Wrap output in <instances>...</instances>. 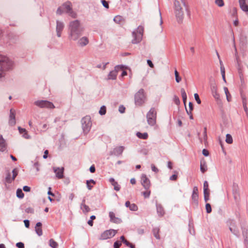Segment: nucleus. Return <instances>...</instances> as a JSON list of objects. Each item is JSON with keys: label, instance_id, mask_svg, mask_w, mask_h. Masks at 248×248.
Returning <instances> with one entry per match:
<instances>
[{"label": "nucleus", "instance_id": "48", "mask_svg": "<svg viewBox=\"0 0 248 248\" xmlns=\"http://www.w3.org/2000/svg\"><path fill=\"white\" fill-rule=\"evenodd\" d=\"M242 99H243V107H244V108H247V106H246V97L245 96H242Z\"/></svg>", "mask_w": 248, "mask_h": 248}, {"label": "nucleus", "instance_id": "11", "mask_svg": "<svg viewBox=\"0 0 248 248\" xmlns=\"http://www.w3.org/2000/svg\"><path fill=\"white\" fill-rule=\"evenodd\" d=\"M34 104L38 107L40 108H54L53 104L47 101H37L34 102Z\"/></svg>", "mask_w": 248, "mask_h": 248}, {"label": "nucleus", "instance_id": "17", "mask_svg": "<svg viewBox=\"0 0 248 248\" xmlns=\"http://www.w3.org/2000/svg\"><path fill=\"white\" fill-rule=\"evenodd\" d=\"M64 28V25L62 22H60L59 21H57V26H56V31H57V35L58 37H60L61 36V32L62 31L63 29Z\"/></svg>", "mask_w": 248, "mask_h": 248}, {"label": "nucleus", "instance_id": "21", "mask_svg": "<svg viewBox=\"0 0 248 248\" xmlns=\"http://www.w3.org/2000/svg\"><path fill=\"white\" fill-rule=\"evenodd\" d=\"M41 226L42 223L41 222H38L36 224L35 232L39 236H41L43 234Z\"/></svg>", "mask_w": 248, "mask_h": 248}, {"label": "nucleus", "instance_id": "40", "mask_svg": "<svg viewBox=\"0 0 248 248\" xmlns=\"http://www.w3.org/2000/svg\"><path fill=\"white\" fill-rule=\"evenodd\" d=\"M194 95L195 99L196 101V102H197V103L199 104H200L201 103V99L200 98V97H199L198 94L197 93H194Z\"/></svg>", "mask_w": 248, "mask_h": 248}, {"label": "nucleus", "instance_id": "59", "mask_svg": "<svg viewBox=\"0 0 248 248\" xmlns=\"http://www.w3.org/2000/svg\"><path fill=\"white\" fill-rule=\"evenodd\" d=\"M25 226L26 228H29L30 226V221L28 220H24Z\"/></svg>", "mask_w": 248, "mask_h": 248}, {"label": "nucleus", "instance_id": "39", "mask_svg": "<svg viewBox=\"0 0 248 248\" xmlns=\"http://www.w3.org/2000/svg\"><path fill=\"white\" fill-rule=\"evenodd\" d=\"M138 209V206L134 203L131 204L129 206V209L131 211H136Z\"/></svg>", "mask_w": 248, "mask_h": 248}, {"label": "nucleus", "instance_id": "20", "mask_svg": "<svg viewBox=\"0 0 248 248\" xmlns=\"http://www.w3.org/2000/svg\"><path fill=\"white\" fill-rule=\"evenodd\" d=\"M109 182L111 184L114 186V189L116 191H119L120 189V186L118 184L117 182H116L114 178H111L109 179Z\"/></svg>", "mask_w": 248, "mask_h": 248}, {"label": "nucleus", "instance_id": "54", "mask_svg": "<svg viewBox=\"0 0 248 248\" xmlns=\"http://www.w3.org/2000/svg\"><path fill=\"white\" fill-rule=\"evenodd\" d=\"M62 9V6L58 8V9L57 10V14L58 15L62 14L63 13V10Z\"/></svg>", "mask_w": 248, "mask_h": 248}, {"label": "nucleus", "instance_id": "22", "mask_svg": "<svg viewBox=\"0 0 248 248\" xmlns=\"http://www.w3.org/2000/svg\"><path fill=\"white\" fill-rule=\"evenodd\" d=\"M109 216L110 218V221L114 223H119L121 221L120 219L115 217V214L112 212H110Z\"/></svg>", "mask_w": 248, "mask_h": 248}, {"label": "nucleus", "instance_id": "25", "mask_svg": "<svg viewBox=\"0 0 248 248\" xmlns=\"http://www.w3.org/2000/svg\"><path fill=\"white\" fill-rule=\"evenodd\" d=\"M80 208L84 213H87L90 211V208H89V207L84 203H81Z\"/></svg>", "mask_w": 248, "mask_h": 248}, {"label": "nucleus", "instance_id": "60", "mask_svg": "<svg viewBox=\"0 0 248 248\" xmlns=\"http://www.w3.org/2000/svg\"><path fill=\"white\" fill-rule=\"evenodd\" d=\"M23 190L26 192H29L31 190V188L28 186H24L23 188Z\"/></svg>", "mask_w": 248, "mask_h": 248}, {"label": "nucleus", "instance_id": "46", "mask_svg": "<svg viewBox=\"0 0 248 248\" xmlns=\"http://www.w3.org/2000/svg\"><path fill=\"white\" fill-rule=\"evenodd\" d=\"M102 4L103 5V6L106 7V8H108L109 7V5H108V2L107 1H106L105 0H102Z\"/></svg>", "mask_w": 248, "mask_h": 248}, {"label": "nucleus", "instance_id": "26", "mask_svg": "<svg viewBox=\"0 0 248 248\" xmlns=\"http://www.w3.org/2000/svg\"><path fill=\"white\" fill-rule=\"evenodd\" d=\"M181 93L183 101L184 102L185 106H186V101L187 95H186V91L184 88H182L181 89Z\"/></svg>", "mask_w": 248, "mask_h": 248}, {"label": "nucleus", "instance_id": "10", "mask_svg": "<svg viewBox=\"0 0 248 248\" xmlns=\"http://www.w3.org/2000/svg\"><path fill=\"white\" fill-rule=\"evenodd\" d=\"M62 9H63L65 12L68 13L70 16L73 18H76L77 14L76 13L73 12L71 8V3L70 2H66L62 5Z\"/></svg>", "mask_w": 248, "mask_h": 248}, {"label": "nucleus", "instance_id": "6", "mask_svg": "<svg viewBox=\"0 0 248 248\" xmlns=\"http://www.w3.org/2000/svg\"><path fill=\"white\" fill-rule=\"evenodd\" d=\"M146 97L143 89H140L135 95V102L137 105L140 106L143 104L145 100Z\"/></svg>", "mask_w": 248, "mask_h": 248}, {"label": "nucleus", "instance_id": "57", "mask_svg": "<svg viewBox=\"0 0 248 248\" xmlns=\"http://www.w3.org/2000/svg\"><path fill=\"white\" fill-rule=\"evenodd\" d=\"M18 129L19 130V132L20 134H23V133L25 132L26 131H27V130L24 129V128H22L20 127H18Z\"/></svg>", "mask_w": 248, "mask_h": 248}, {"label": "nucleus", "instance_id": "9", "mask_svg": "<svg viewBox=\"0 0 248 248\" xmlns=\"http://www.w3.org/2000/svg\"><path fill=\"white\" fill-rule=\"evenodd\" d=\"M146 117L149 124L154 125L155 124L156 112L155 109H150Z\"/></svg>", "mask_w": 248, "mask_h": 248}, {"label": "nucleus", "instance_id": "36", "mask_svg": "<svg viewBox=\"0 0 248 248\" xmlns=\"http://www.w3.org/2000/svg\"><path fill=\"white\" fill-rule=\"evenodd\" d=\"M24 193L20 189H18L16 191V196L19 198H23L24 197Z\"/></svg>", "mask_w": 248, "mask_h": 248}, {"label": "nucleus", "instance_id": "51", "mask_svg": "<svg viewBox=\"0 0 248 248\" xmlns=\"http://www.w3.org/2000/svg\"><path fill=\"white\" fill-rule=\"evenodd\" d=\"M238 186L237 185H233V194H237L238 193Z\"/></svg>", "mask_w": 248, "mask_h": 248}, {"label": "nucleus", "instance_id": "13", "mask_svg": "<svg viewBox=\"0 0 248 248\" xmlns=\"http://www.w3.org/2000/svg\"><path fill=\"white\" fill-rule=\"evenodd\" d=\"M53 170L58 178L62 179L63 177L64 168L63 167H53Z\"/></svg>", "mask_w": 248, "mask_h": 248}, {"label": "nucleus", "instance_id": "44", "mask_svg": "<svg viewBox=\"0 0 248 248\" xmlns=\"http://www.w3.org/2000/svg\"><path fill=\"white\" fill-rule=\"evenodd\" d=\"M121 245V242L117 241L114 244V248H119Z\"/></svg>", "mask_w": 248, "mask_h": 248}, {"label": "nucleus", "instance_id": "4", "mask_svg": "<svg viewBox=\"0 0 248 248\" xmlns=\"http://www.w3.org/2000/svg\"><path fill=\"white\" fill-rule=\"evenodd\" d=\"M143 31V27L142 26H139L137 30L133 32L132 34L134 39L132 41L133 44L138 43L142 40Z\"/></svg>", "mask_w": 248, "mask_h": 248}, {"label": "nucleus", "instance_id": "28", "mask_svg": "<svg viewBox=\"0 0 248 248\" xmlns=\"http://www.w3.org/2000/svg\"><path fill=\"white\" fill-rule=\"evenodd\" d=\"M136 135L140 139L145 140L148 138V134L147 133H141L140 132H137Z\"/></svg>", "mask_w": 248, "mask_h": 248}, {"label": "nucleus", "instance_id": "2", "mask_svg": "<svg viewBox=\"0 0 248 248\" xmlns=\"http://www.w3.org/2000/svg\"><path fill=\"white\" fill-rule=\"evenodd\" d=\"M69 30L70 39L75 41L82 35L84 28L80 25L79 21L75 20L70 23Z\"/></svg>", "mask_w": 248, "mask_h": 248}, {"label": "nucleus", "instance_id": "32", "mask_svg": "<svg viewBox=\"0 0 248 248\" xmlns=\"http://www.w3.org/2000/svg\"><path fill=\"white\" fill-rule=\"evenodd\" d=\"M174 75L176 82L179 83L181 81L182 78L180 77L179 74L176 69L174 70Z\"/></svg>", "mask_w": 248, "mask_h": 248}, {"label": "nucleus", "instance_id": "1", "mask_svg": "<svg viewBox=\"0 0 248 248\" xmlns=\"http://www.w3.org/2000/svg\"><path fill=\"white\" fill-rule=\"evenodd\" d=\"M187 11L184 0H175L174 1V12L178 22H182L185 12Z\"/></svg>", "mask_w": 248, "mask_h": 248}, {"label": "nucleus", "instance_id": "56", "mask_svg": "<svg viewBox=\"0 0 248 248\" xmlns=\"http://www.w3.org/2000/svg\"><path fill=\"white\" fill-rule=\"evenodd\" d=\"M23 137L27 139H29L31 138L30 136L28 134L27 131L23 133Z\"/></svg>", "mask_w": 248, "mask_h": 248}, {"label": "nucleus", "instance_id": "19", "mask_svg": "<svg viewBox=\"0 0 248 248\" xmlns=\"http://www.w3.org/2000/svg\"><path fill=\"white\" fill-rule=\"evenodd\" d=\"M241 9L244 12H248V5L246 3L245 0H239Z\"/></svg>", "mask_w": 248, "mask_h": 248}, {"label": "nucleus", "instance_id": "30", "mask_svg": "<svg viewBox=\"0 0 248 248\" xmlns=\"http://www.w3.org/2000/svg\"><path fill=\"white\" fill-rule=\"evenodd\" d=\"M159 232V229L158 228H155L153 230L154 235L157 239H160Z\"/></svg>", "mask_w": 248, "mask_h": 248}, {"label": "nucleus", "instance_id": "14", "mask_svg": "<svg viewBox=\"0 0 248 248\" xmlns=\"http://www.w3.org/2000/svg\"><path fill=\"white\" fill-rule=\"evenodd\" d=\"M124 149V146H119L115 148L112 152H110V155H114L116 156L120 155Z\"/></svg>", "mask_w": 248, "mask_h": 248}, {"label": "nucleus", "instance_id": "18", "mask_svg": "<svg viewBox=\"0 0 248 248\" xmlns=\"http://www.w3.org/2000/svg\"><path fill=\"white\" fill-rule=\"evenodd\" d=\"M16 123L15 118V112L13 109H10L9 124L11 125H14Z\"/></svg>", "mask_w": 248, "mask_h": 248}, {"label": "nucleus", "instance_id": "24", "mask_svg": "<svg viewBox=\"0 0 248 248\" xmlns=\"http://www.w3.org/2000/svg\"><path fill=\"white\" fill-rule=\"evenodd\" d=\"M212 93L214 98L218 100L220 99V95L217 91V88L216 87H213L212 89Z\"/></svg>", "mask_w": 248, "mask_h": 248}, {"label": "nucleus", "instance_id": "29", "mask_svg": "<svg viewBox=\"0 0 248 248\" xmlns=\"http://www.w3.org/2000/svg\"><path fill=\"white\" fill-rule=\"evenodd\" d=\"M113 20L115 21V22L118 24H121L123 22L124 19L122 16H117L114 17Z\"/></svg>", "mask_w": 248, "mask_h": 248}, {"label": "nucleus", "instance_id": "55", "mask_svg": "<svg viewBox=\"0 0 248 248\" xmlns=\"http://www.w3.org/2000/svg\"><path fill=\"white\" fill-rule=\"evenodd\" d=\"M177 178V175L176 174H173L170 177V180L171 181H175Z\"/></svg>", "mask_w": 248, "mask_h": 248}, {"label": "nucleus", "instance_id": "50", "mask_svg": "<svg viewBox=\"0 0 248 248\" xmlns=\"http://www.w3.org/2000/svg\"><path fill=\"white\" fill-rule=\"evenodd\" d=\"M151 169L152 170L155 172H157L158 171V169L154 164L151 165Z\"/></svg>", "mask_w": 248, "mask_h": 248}, {"label": "nucleus", "instance_id": "41", "mask_svg": "<svg viewBox=\"0 0 248 248\" xmlns=\"http://www.w3.org/2000/svg\"><path fill=\"white\" fill-rule=\"evenodd\" d=\"M205 208L207 213H210L212 211V208L211 205L209 203H206L205 205Z\"/></svg>", "mask_w": 248, "mask_h": 248}, {"label": "nucleus", "instance_id": "64", "mask_svg": "<svg viewBox=\"0 0 248 248\" xmlns=\"http://www.w3.org/2000/svg\"><path fill=\"white\" fill-rule=\"evenodd\" d=\"M90 171L92 173H93L95 171V168L93 165L90 168Z\"/></svg>", "mask_w": 248, "mask_h": 248}, {"label": "nucleus", "instance_id": "52", "mask_svg": "<svg viewBox=\"0 0 248 248\" xmlns=\"http://www.w3.org/2000/svg\"><path fill=\"white\" fill-rule=\"evenodd\" d=\"M173 101L176 104H178L180 103L179 99L177 96H174Z\"/></svg>", "mask_w": 248, "mask_h": 248}, {"label": "nucleus", "instance_id": "7", "mask_svg": "<svg viewBox=\"0 0 248 248\" xmlns=\"http://www.w3.org/2000/svg\"><path fill=\"white\" fill-rule=\"evenodd\" d=\"M117 233V231L113 229L106 230L101 233L99 239L100 240H106L113 237Z\"/></svg>", "mask_w": 248, "mask_h": 248}, {"label": "nucleus", "instance_id": "16", "mask_svg": "<svg viewBox=\"0 0 248 248\" xmlns=\"http://www.w3.org/2000/svg\"><path fill=\"white\" fill-rule=\"evenodd\" d=\"M89 43V40L87 37H82L80 38L78 41V45L81 47L87 45Z\"/></svg>", "mask_w": 248, "mask_h": 248}, {"label": "nucleus", "instance_id": "49", "mask_svg": "<svg viewBox=\"0 0 248 248\" xmlns=\"http://www.w3.org/2000/svg\"><path fill=\"white\" fill-rule=\"evenodd\" d=\"M25 212L27 213H33V209L31 207H29L26 209Z\"/></svg>", "mask_w": 248, "mask_h": 248}, {"label": "nucleus", "instance_id": "45", "mask_svg": "<svg viewBox=\"0 0 248 248\" xmlns=\"http://www.w3.org/2000/svg\"><path fill=\"white\" fill-rule=\"evenodd\" d=\"M16 246L18 248H24V244L22 242H18L16 244Z\"/></svg>", "mask_w": 248, "mask_h": 248}, {"label": "nucleus", "instance_id": "63", "mask_svg": "<svg viewBox=\"0 0 248 248\" xmlns=\"http://www.w3.org/2000/svg\"><path fill=\"white\" fill-rule=\"evenodd\" d=\"M203 194L204 195H210L209 188L203 189Z\"/></svg>", "mask_w": 248, "mask_h": 248}, {"label": "nucleus", "instance_id": "8", "mask_svg": "<svg viewBox=\"0 0 248 248\" xmlns=\"http://www.w3.org/2000/svg\"><path fill=\"white\" fill-rule=\"evenodd\" d=\"M126 68V67L123 65H118L116 66L114 69L109 72L108 76V79L112 80L115 79L119 70L125 69Z\"/></svg>", "mask_w": 248, "mask_h": 248}, {"label": "nucleus", "instance_id": "47", "mask_svg": "<svg viewBox=\"0 0 248 248\" xmlns=\"http://www.w3.org/2000/svg\"><path fill=\"white\" fill-rule=\"evenodd\" d=\"M193 109H186L187 114L189 115V118L190 119H193V116L191 115V111Z\"/></svg>", "mask_w": 248, "mask_h": 248}, {"label": "nucleus", "instance_id": "58", "mask_svg": "<svg viewBox=\"0 0 248 248\" xmlns=\"http://www.w3.org/2000/svg\"><path fill=\"white\" fill-rule=\"evenodd\" d=\"M202 153V154L205 156H207L209 155V152L206 149H203Z\"/></svg>", "mask_w": 248, "mask_h": 248}, {"label": "nucleus", "instance_id": "35", "mask_svg": "<svg viewBox=\"0 0 248 248\" xmlns=\"http://www.w3.org/2000/svg\"><path fill=\"white\" fill-rule=\"evenodd\" d=\"M226 142L229 144L232 143L233 140L231 135L227 134L226 136Z\"/></svg>", "mask_w": 248, "mask_h": 248}, {"label": "nucleus", "instance_id": "31", "mask_svg": "<svg viewBox=\"0 0 248 248\" xmlns=\"http://www.w3.org/2000/svg\"><path fill=\"white\" fill-rule=\"evenodd\" d=\"M198 199H199V195H195V194H192V200L193 203L197 205L198 204Z\"/></svg>", "mask_w": 248, "mask_h": 248}, {"label": "nucleus", "instance_id": "5", "mask_svg": "<svg viewBox=\"0 0 248 248\" xmlns=\"http://www.w3.org/2000/svg\"><path fill=\"white\" fill-rule=\"evenodd\" d=\"M91 119L89 116H86L83 117L81 121L83 131L85 134H87L91 129L92 126Z\"/></svg>", "mask_w": 248, "mask_h": 248}, {"label": "nucleus", "instance_id": "27", "mask_svg": "<svg viewBox=\"0 0 248 248\" xmlns=\"http://www.w3.org/2000/svg\"><path fill=\"white\" fill-rule=\"evenodd\" d=\"M156 209L157 213L160 216H162L164 214V209L161 205H157L156 206Z\"/></svg>", "mask_w": 248, "mask_h": 248}, {"label": "nucleus", "instance_id": "34", "mask_svg": "<svg viewBox=\"0 0 248 248\" xmlns=\"http://www.w3.org/2000/svg\"><path fill=\"white\" fill-rule=\"evenodd\" d=\"M230 231L235 235L238 236L239 235V231L235 227L232 228V227H230L229 228Z\"/></svg>", "mask_w": 248, "mask_h": 248}, {"label": "nucleus", "instance_id": "23", "mask_svg": "<svg viewBox=\"0 0 248 248\" xmlns=\"http://www.w3.org/2000/svg\"><path fill=\"white\" fill-rule=\"evenodd\" d=\"M200 170L202 173L205 172L207 170V165L204 160L201 161Z\"/></svg>", "mask_w": 248, "mask_h": 248}, {"label": "nucleus", "instance_id": "43", "mask_svg": "<svg viewBox=\"0 0 248 248\" xmlns=\"http://www.w3.org/2000/svg\"><path fill=\"white\" fill-rule=\"evenodd\" d=\"M12 173H13L12 180H14L17 175V170L16 169H14L12 171Z\"/></svg>", "mask_w": 248, "mask_h": 248}, {"label": "nucleus", "instance_id": "38", "mask_svg": "<svg viewBox=\"0 0 248 248\" xmlns=\"http://www.w3.org/2000/svg\"><path fill=\"white\" fill-rule=\"evenodd\" d=\"M215 3L219 7H222L224 5V2L223 0H216Z\"/></svg>", "mask_w": 248, "mask_h": 248}, {"label": "nucleus", "instance_id": "42", "mask_svg": "<svg viewBox=\"0 0 248 248\" xmlns=\"http://www.w3.org/2000/svg\"><path fill=\"white\" fill-rule=\"evenodd\" d=\"M13 180H12V179L11 178V174L10 173H9L8 174H7L6 177V178H5V181L7 183H10L12 182V181H13Z\"/></svg>", "mask_w": 248, "mask_h": 248}, {"label": "nucleus", "instance_id": "37", "mask_svg": "<svg viewBox=\"0 0 248 248\" xmlns=\"http://www.w3.org/2000/svg\"><path fill=\"white\" fill-rule=\"evenodd\" d=\"M146 190V191L142 192V194L145 198H149L150 195L151 191L149 190V189Z\"/></svg>", "mask_w": 248, "mask_h": 248}, {"label": "nucleus", "instance_id": "62", "mask_svg": "<svg viewBox=\"0 0 248 248\" xmlns=\"http://www.w3.org/2000/svg\"><path fill=\"white\" fill-rule=\"evenodd\" d=\"M220 70H221V73L222 76L225 75V68L223 66H220Z\"/></svg>", "mask_w": 248, "mask_h": 248}, {"label": "nucleus", "instance_id": "53", "mask_svg": "<svg viewBox=\"0 0 248 248\" xmlns=\"http://www.w3.org/2000/svg\"><path fill=\"white\" fill-rule=\"evenodd\" d=\"M192 194L198 195V189L197 186L194 187Z\"/></svg>", "mask_w": 248, "mask_h": 248}, {"label": "nucleus", "instance_id": "15", "mask_svg": "<svg viewBox=\"0 0 248 248\" xmlns=\"http://www.w3.org/2000/svg\"><path fill=\"white\" fill-rule=\"evenodd\" d=\"M7 143L6 140L2 135H0V151L4 152L7 149Z\"/></svg>", "mask_w": 248, "mask_h": 248}, {"label": "nucleus", "instance_id": "3", "mask_svg": "<svg viewBox=\"0 0 248 248\" xmlns=\"http://www.w3.org/2000/svg\"><path fill=\"white\" fill-rule=\"evenodd\" d=\"M13 62L7 57L0 55V70L2 72L11 69L13 66Z\"/></svg>", "mask_w": 248, "mask_h": 248}, {"label": "nucleus", "instance_id": "33", "mask_svg": "<svg viewBox=\"0 0 248 248\" xmlns=\"http://www.w3.org/2000/svg\"><path fill=\"white\" fill-rule=\"evenodd\" d=\"M49 246L53 248H57L58 244L53 239H51L49 240Z\"/></svg>", "mask_w": 248, "mask_h": 248}, {"label": "nucleus", "instance_id": "61", "mask_svg": "<svg viewBox=\"0 0 248 248\" xmlns=\"http://www.w3.org/2000/svg\"><path fill=\"white\" fill-rule=\"evenodd\" d=\"M208 188V183L207 181H205L203 183V189Z\"/></svg>", "mask_w": 248, "mask_h": 248}, {"label": "nucleus", "instance_id": "12", "mask_svg": "<svg viewBox=\"0 0 248 248\" xmlns=\"http://www.w3.org/2000/svg\"><path fill=\"white\" fill-rule=\"evenodd\" d=\"M141 184L145 189H149L150 186V180L145 174H142L141 176Z\"/></svg>", "mask_w": 248, "mask_h": 248}]
</instances>
